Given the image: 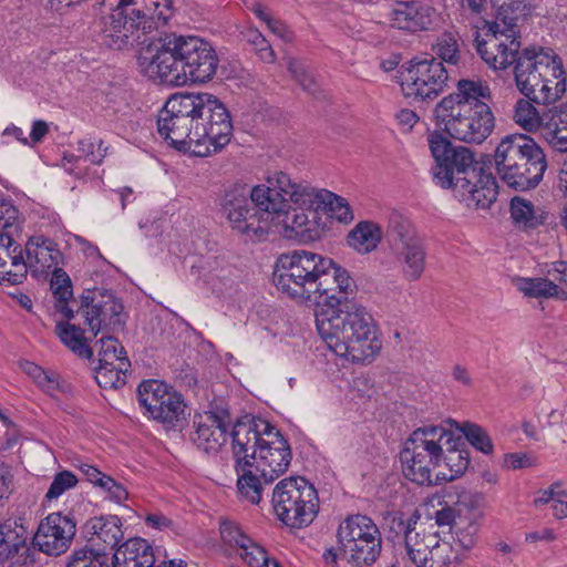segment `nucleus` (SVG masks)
Listing matches in <instances>:
<instances>
[{
    "instance_id": "obj_61",
    "label": "nucleus",
    "mask_w": 567,
    "mask_h": 567,
    "mask_svg": "<svg viewBox=\"0 0 567 567\" xmlns=\"http://www.w3.org/2000/svg\"><path fill=\"white\" fill-rule=\"evenodd\" d=\"M35 384L45 393L52 394L59 389V375L54 371L44 370L35 381Z\"/></svg>"
},
{
    "instance_id": "obj_34",
    "label": "nucleus",
    "mask_w": 567,
    "mask_h": 567,
    "mask_svg": "<svg viewBox=\"0 0 567 567\" xmlns=\"http://www.w3.org/2000/svg\"><path fill=\"white\" fill-rule=\"evenodd\" d=\"M383 233L381 227L371 220H361L348 234V246L361 255L374 251L381 243Z\"/></svg>"
},
{
    "instance_id": "obj_37",
    "label": "nucleus",
    "mask_w": 567,
    "mask_h": 567,
    "mask_svg": "<svg viewBox=\"0 0 567 567\" xmlns=\"http://www.w3.org/2000/svg\"><path fill=\"white\" fill-rule=\"evenodd\" d=\"M404 540L406 553L412 563L419 567L433 546L437 545V533L429 530L424 523L419 522Z\"/></svg>"
},
{
    "instance_id": "obj_10",
    "label": "nucleus",
    "mask_w": 567,
    "mask_h": 567,
    "mask_svg": "<svg viewBox=\"0 0 567 567\" xmlns=\"http://www.w3.org/2000/svg\"><path fill=\"white\" fill-rule=\"evenodd\" d=\"M494 165L504 184L525 192L539 185L547 169V159L534 138L526 134H509L498 143Z\"/></svg>"
},
{
    "instance_id": "obj_16",
    "label": "nucleus",
    "mask_w": 567,
    "mask_h": 567,
    "mask_svg": "<svg viewBox=\"0 0 567 567\" xmlns=\"http://www.w3.org/2000/svg\"><path fill=\"white\" fill-rule=\"evenodd\" d=\"M400 85L405 97L414 102L436 99L446 86L447 70L436 58L414 61L400 72Z\"/></svg>"
},
{
    "instance_id": "obj_18",
    "label": "nucleus",
    "mask_w": 567,
    "mask_h": 567,
    "mask_svg": "<svg viewBox=\"0 0 567 567\" xmlns=\"http://www.w3.org/2000/svg\"><path fill=\"white\" fill-rule=\"evenodd\" d=\"M81 308L85 323L95 336L104 330H121L125 324L124 306L111 291L96 290L91 297L84 296Z\"/></svg>"
},
{
    "instance_id": "obj_28",
    "label": "nucleus",
    "mask_w": 567,
    "mask_h": 567,
    "mask_svg": "<svg viewBox=\"0 0 567 567\" xmlns=\"http://www.w3.org/2000/svg\"><path fill=\"white\" fill-rule=\"evenodd\" d=\"M16 238L0 236V282L19 285L27 278L23 249Z\"/></svg>"
},
{
    "instance_id": "obj_49",
    "label": "nucleus",
    "mask_w": 567,
    "mask_h": 567,
    "mask_svg": "<svg viewBox=\"0 0 567 567\" xmlns=\"http://www.w3.org/2000/svg\"><path fill=\"white\" fill-rule=\"evenodd\" d=\"M66 567H110L109 557L81 548L70 556Z\"/></svg>"
},
{
    "instance_id": "obj_54",
    "label": "nucleus",
    "mask_w": 567,
    "mask_h": 567,
    "mask_svg": "<svg viewBox=\"0 0 567 567\" xmlns=\"http://www.w3.org/2000/svg\"><path fill=\"white\" fill-rule=\"evenodd\" d=\"M451 533L455 536L456 542L462 548L470 549L475 544L477 526L472 522L462 519Z\"/></svg>"
},
{
    "instance_id": "obj_13",
    "label": "nucleus",
    "mask_w": 567,
    "mask_h": 567,
    "mask_svg": "<svg viewBox=\"0 0 567 567\" xmlns=\"http://www.w3.org/2000/svg\"><path fill=\"white\" fill-rule=\"evenodd\" d=\"M271 503L278 519L291 528L309 526L319 512L316 488L300 476L281 480L274 488Z\"/></svg>"
},
{
    "instance_id": "obj_58",
    "label": "nucleus",
    "mask_w": 567,
    "mask_h": 567,
    "mask_svg": "<svg viewBox=\"0 0 567 567\" xmlns=\"http://www.w3.org/2000/svg\"><path fill=\"white\" fill-rule=\"evenodd\" d=\"M100 488L106 492L109 498L116 503H122L126 501L128 497L126 488L121 483H117L109 475L105 477V481L103 482Z\"/></svg>"
},
{
    "instance_id": "obj_39",
    "label": "nucleus",
    "mask_w": 567,
    "mask_h": 567,
    "mask_svg": "<svg viewBox=\"0 0 567 567\" xmlns=\"http://www.w3.org/2000/svg\"><path fill=\"white\" fill-rule=\"evenodd\" d=\"M55 331L61 341L74 353L86 359L92 357V349L86 344L84 331L81 328L68 322H58Z\"/></svg>"
},
{
    "instance_id": "obj_36",
    "label": "nucleus",
    "mask_w": 567,
    "mask_h": 567,
    "mask_svg": "<svg viewBox=\"0 0 567 567\" xmlns=\"http://www.w3.org/2000/svg\"><path fill=\"white\" fill-rule=\"evenodd\" d=\"M544 136L548 144L560 153H567V102L549 109Z\"/></svg>"
},
{
    "instance_id": "obj_2",
    "label": "nucleus",
    "mask_w": 567,
    "mask_h": 567,
    "mask_svg": "<svg viewBox=\"0 0 567 567\" xmlns=\"http://www.w3.org/2000/svg\"><path fill=\"white\" fill-rule=\"evenodd\" d=\"M274 282L291 299L322 306L318 312H339L357 303V284L349 272L316 252L295 250L282 254L278 258Z\"/></svg>"
},
{
    "instance_id": "obj_21",
    "label": "nucleus",
    "mask_w": 567,
    "mask_h": 567,
    "mask_svg": "<svg viewBox=\"0 0 567 567\" xmlns=\"http://www.w3.org/2000/svg\"><path fill=\"white\" fill-rule=\"evenodd\" d=\"M75 533L76 524L71 516L51 513L40 522L33 545L47 555L59 556L68 550Z\"/></svg>"
},
{
    "instance_id": "obj_57",
    "label": "nucleus",
    "mask_w": 567,
    "mask_h": 567,
    "mask_svg": "<svg viewBox=\"0 0 567 567\" xmlns=\"http://www.w3.org/2000/svg\"><path fill=\"white\" fill-rule=\"evenodd\" d=\"M543 274L549 277L555 284L556 281L567 289V261L558 260L546 264Z\"/></svg>"
},
{
    "instance_id": "obj_56",
    "label": "nucleus",
    "mask_w": 567,
    "mask_h": 567,
    "mask_svg": "<svg viewBox=\"0 0 567 567\" xmlns=\"http://www.w3.org/2000/svg\"><path fill=\"white\" fill-rule=\"evenodd\" d=\"M420 517L421 515L417 511H415L408 518L404 517V514L399 513L392 517L390 529L396 535L402 534L405 540L410 535L409 533L412 532L413 526H416L420 522Z\"/></svg>"
},
{
    "instance_id": "obj_9",
    "label": "nucleus",
    "mask_w": 567,
    "mask_h": 567,
    "mask_svg": "<svg viewBox=\"0 0 567 567\" xmlns=\"http://www.w3.org/2000/svg\"><path fill=\"white\" fill-rule=\"evenodd\" d=\"M104 37L116 50L133 45L141 34L164 27L173 14L172 0H101Z\"/></svg>"
},
{
    "instance_id": "obj_12",
    "label": "nucleus",
    "mask_w": 567,
    "mask_h": 567,
    "mask_svg": "<svg viewBox=\"0 0 567 567\" xmlns=\"http://www.w3.org/2000/svg\"><path fill=\"white\" fill-rule=\"evenodd\" d=\"M290 186L284 187L286 192H279L272 196L270 225L272 224L278 234L287 239L299 241H315L320 239L324 225L321 223L318 209L297 202L295 193L300 188H311L307 183H298L289 177Z\"/></svg>"
},
{
    "instance_id": "obj_26",
    "label": "nucleus",
    "mask_w": 567,
    "mask_h": 567,
    "mask_svg": "<svg viewBox=\"0 0 567 567\" xmlns=\"http://www.w3.org/2000/svg\"><path fill=\"white\" fill-rule=\"evenodd\" d=\"M295 196L297 202L318 209V212L329 210L331 217L342 224H350L354 219L348 200L327 189L300 188Z\"/></svg>"
},
{
    "instance_id": "obj_47",
    "label": "nucleus",
    "mask_w": 567,
    "mask_h": 567,
    "mask_svg": "<svg viewBox=\"0 0 567 567\" xmlns=\"http://www.w3.org/2000/svg\"><path fill=\"white\" fill-rule=\"evenodd\" d=\"M246 41L254 47L256 54L266 63H275L277 60L276 52L265 38V35L256 28H248L244 32Z\"/></svg>"
},
{
    "instance_id": "obj_55",
    "label": "nucleus",
    "mask_w": 567,
    "mask_h": 567,
    "mask_svg": "<svg viewBox=\"0 0 567 567\" xmlns=\"http://www.w3.org/2000/svg\"><path fill=\"white\" fill-rule=\"evenodd\" d=\"M106 148H102V141L95 142L90 138H84L78 143V152L81 156H84L92 164H101L105 156Z\"/></svg>"
},
{
    "instance_id": "obj_22",
    "label": "nucleus",
    "mask_w": 567,
    "mask_h": 567,
    "mask_svg": "<svg viewBox=\"0 0 567 567\" xmlns=\"http://www.w3.org/2000/svg\"><path fill=\"white\" fill-rule=\"evenodd\" d=\"M33 549L28 544V530L17 519L0 520V565L32 567Z\"/></svg>"
},
{
    "instance_id": "obj_14",
    "label": "nucleus",
    "mask_w": 567,
    "mask_h": 567,
    "mask_svg": "<svg viewBox=\"0 0 567 567\" xmlns=\"http://www.w3.org/2000/svg\"><path fill=\"white\" fill-rule=\"evenodd\" d=\"M339 550L354 567L372 566L382 550V537L375 523L368 516L355 514L343 519L338 527Z\"/></svg>"
},
{
    "instance_id": "obj_7",
    "label": "nucleus",
    "mask_w": 567,
    "mask_h": 567,
    "mask_svg": "<svg viewBox=\"0 0 567 567\" xmlns=\"http://www.w3.org/2000/svg\"><path fill=\"white\" fill-rule=\"evenodd\" d=\"M289 175L277 172L266 179V184L257 185L248 190L246 187H234L224 195L221 208L233 230L247 240L260 243L270 230L272 196L286 192Z\"/></svg>"
},
{
    "instance_id": "obj_41",
    "label": "nucleus",
    "mask_w": 567,
    "mask_h": 567,
    "mask_svg": "<svg viewBox=\"0 0 567 567\" xmlns=\"http://www.w3.org/2000/svg\"><path fill=\"white\" fill-rule=\"evenodd\" d=\"M23 217L13 202L0 196V236L18 237L22 231Z\"/></svg>"
},
{
    "instance_id": "obj_60",
    "label": "nucleus",
    "mask_w": 567,
    "mask_h": 567,
    "mask_svg": "<svg viewBox=\"0 0 567 567\" xmlns=\"http://www.w3.org/2000/svg\"><path fill=\"white\" fill-rule=\"evenodd\" d=\"M463 518L456 515V511L453 507L445 506L435 512V523L437 526H449L452 532L455 525Z\"/></svg>"
},
{
    "instance_id": "obj_43",
    "label": "nucleus",
    "mask_w": 567,
    "mask_h": 567,
    "mask_svg": "<svg viewBox=\"0 0 567 567\" xmlns=\"http://www.w3.org/2000/svg\"><path fill=\"white\" fill-rule=\"evenodd\" d=\"M422 559L419 567H454L457 565L458 554L449 542L437 537V545L433 546Z\"/></svg>"
},
{
    "instance_id": "obj_5",
    "label": "nucleus",
    "mask_w": 567,
    "mask_h": 567,
    "mask_svg": "<svg viewBox=\"0 0 567 567\" xmlns=\"http://www.w3.org/2000/svg\"><path fill=\"white\" fill-rule=\"evenodd\" d=\"M491 101L492 92L486 82L462 79L457 82L456 91L436 104V123L454 140L481 144L495 127Z\"/></svg>"
},
{
    "instance_id": "obj_32",
    "label": "nucleus",
    "mask_w": 567,
    "mask_h": 567,
    "mask_svg": "<svg viewBox=\"0 0 567 567\" xmlns=\"http://www.w3.org/2000/svg\"><path fill=\"white\" fill-rule=\"evenodd\" d=\"M545 76L540 82V89L537 90L536 104L547 106L558 101L566 91V78L561 60L553 52V63L549 65Z\"/></svg>"
},
{
    "instance_id": "obj_38",
    "label": "nucleus",
    "mask_w": 567,
    "mask_h": 567,
    "mask_svg": "<svg viewBox=\"0 0 567 567\" xmlns=\"http://www.w3.org/2000/svg\"><path fill=\"white\" fill-rule=\"evenodd\" d=\"M549 116V110L540 112L534 105V102L526 97L519 99L516 102L513 117L520 127L528 132H534L540 127L544 130Z\"/></svg>"
},
{
    "instance_id": "obj_3",
    "label": "nucleus",
    "mask_w": 567,
    "mask_h": 567,
    "mask_svg": "<svg viewBox=\"0 0 567 567\" xmlns=\"http://www.w3.org/2000/svg\"><path fill=\"white\" fill-rule=\"evenodd\" d=\"M137 63L150 78L174 85L207 83L219 65L215 48L195 35L166 34L141 49Z\"/></svg>"
},
{
    "instance_id": "obj_44",
    "label": "nucleus",
    "mask_w": 567,
    "mask_h": 567,
    "mask_svg": "<svg viewBox=\"0 0 567 567\" xmlns=\"http://www.w3.org/2000/svg\"><path fill=\"white\" fill-rule=\"evenodd\" d=\"M219 533L223 544L235 554L247 549V544H250L251 540L238 523L228 518L220 519Z\"/></svg>"
},
{
    "instance_id": "obj_11",
    "label": "nucleus",
    "mask_w": 567,
    "mask_h": 567,
    "mask_svg": "<svg viewBox=\"0 0 567 567\" xmlns=\"http://www.w3.org/2000/svg\"><path fill=\"white\" fill-rule=\"evenodd\" d=\"M450 441L452 433L441 425H425L414 430L400 453L403 475L417 485L435 484L442 449Z\"/></svg>"
},
{
    "instance_id": "obj_15",
    "label": "nucleus",
    "mask_w": 567,
    "mask_h": 567,
    "mask_svg": "<svg viewBox=\"0 0 567 567\" xmlns=\"http://www.w3.org/2000/svg\"><path fill=\"white\" fill-rule=\"evenodd\" d=\"M388 238L404 279L419 280L425 270L426 249L412 224L400 215H393L389 221Z\"/></svg>"
},
{
    "instance_id": "obj_31",
    "label": "nucleus",
    "mask_w": 567,
    "mask_h": 567,
    "mask_svg": "<svg viewBox=\"0 0 567 567\" xmlns=\"http://www.w3.org/2000/svg\"><path fill=\"white\" fill-rule=\"evenodd\" d=\"M235 468L238 474L237 489L240 497L245 498L251 504H259L262 498V485L259 472L255 470V466L249 463L247 454L234 455Z\"/></svg>"
},
{
    "instance_id": "obj_23",
    "label": "nucleus",
    "mask_w": 567,
    "mask_h": 567,
    "mask_svg": "<svg viewBox=\"0 0 567 567\" xmlns=\"http://www.w3.org/2000/svg\"><path fill=\"white\" fill-rule=\"evenodd\" d=\"M476 51L482 60L494 71H504L520 59V37L509 33L485 34V39H475Z\"/></svg>"
},
{
    "instance_id": "obj_1",
    "label": "nucleus",
    "mask_w": 567,
    "mask_h": 567,
    "mask_svg": "<svg viewBox=\"0 0 567 567\" xmlns=\"http://www.w3.org/2000/svg\"><path fill=\"white\" fill-rule=\"evenodd\" d=\"M233 122L226 106L210 93L172 95L157 116V132L172 147L206 157L231 140Z\"/></svg>"
},
{
    "instance_id": "obj_30",
    "label": "nucleus",
    "mask_w": 567,
    "mask_h": 567,
    "mask_svg": "<svg viewBox=\"0 0 567 567\" xmlns=\"http://www.w3.org/2000/svg\"><path fill=\"white\" fill-rule=\"evenodd\" d=\"M470 465V453L460 447L453 440L444 444L441 453V465L435 472V484L440 481L451 482L465 473Z\"/></svg>"
},
{
    "instance_id": "obj_53",
    "label": "nucleus",
    "mask_w": 567,
    "mask_h": 567,
    "mask_svg": "<svg viewBox=\"0 0 567 567\" xmlns=\"http://www.w3.org/2000/svg\"><path fill=\"white\" fill-rule=\"evenodd\" d=\"M287 66L292 78L305 91L312 94L316 92L317 84L315 79L299 60L291 56L287 58Z\"/></svg>"
},
{
    "instance_id": "obj_27",
    "label": "nucleus",
    "mask_w": 567,
    "mask_h": 567,
    "mask_svg": "<svg viewBox=\"0 0 567 567\" xmlns=\"http://www.w3.org/2000/svg\"><path fill=\"white\" fill-rule=\"evenodd\" d=\"M87 526L91 536L84 548L104 557H107V550H113L123 539L122 523L115 515L93 517Z\"/></svg>"
},
{
    "instance_id": "obj_17",
    "label": "nucleus",
    "mask_w": 567,
    "mask_h": 567,
    "mask_svg": "<svg viewBox=\"0 0 567 567\" xmlns=\"http://www.w3.org/2000/svg\"><path fill=\"white\" fill-rule=\"evenodd\" d=\"M137 401L154 420L175 424L184 417L185 403L181 394L158 380H145L137 386Z\"/></svg>"
},
{
    "instance_id": "obj_40",
    "label": "nucleus",
    "mask_w": 567,
    "mask_h": 567,
    "mask_svg": "<svg viewBox=\"0 0 567 567\" xmlns=\"http://www.w3.org/2000/svg\"><path fill=\"white\" fill-rule=\"evenodd\" d=\"M131 363L128 359H122L112 365L99 363L95 369V380L103 389H117L125 384V373Z\"/></svg>"
},
{
    "instance_id": "obj_20",
    "label": "nucleus",
    "mask_w": 567,
    "mask_h": 567,
    "mask_svg": "<svg viewBox=\"0 0 567 567\" xmlns=\"http://www.w3.org/2000/svg\"><path fill=\"white\" fill-rule=\"evenodd\" d=\"M553 50L525 48L514 65V78L518 91L536 104L535 86L540 87L543 76L550 71Z\"/></svg>"
},
{
    "instance_id": "obj_59",
    "label": "nucleus",
    "mask_w": 567,
    "mask_h": 567,
    "mask_svg": "<svg viewBox=\"0 0 567 567\" xmlns=\"http://www.w3.org/2000/svg\"><path fill=\"white\" fill-rule=\"evenodd\" d=\"M13 491V474L11 466L0 462V503L8 499Z\"/></svg>"
},
{
    "instance_id": "obj_48",
    "label": "nucleus",
    "mask_w": 567,
    "mask_h": 567,
    "mask_svg": "<svg viewBox=\"0 0 567 567\" xmlns=\"http://www.w3.org/2000/svg\"><path fill=\"white\" fill-rule=\"evenodd\" d=\"M122 359H127L123 346L113 337L100 339L99 363L112 365Z\"/></svg>"
},
{
    "instance_id": "obj_46",
    "label": "nucleus",
    "mask_w": 567,
    "mask_h": 567,
    "mask_svg": "<svg viewBox=\"0 0 567 567\" xmlns=\"http://www.w3.org/2000/svg\"><path fill=\"white\" fill-rule=\"evenodd\" d=\"M488 34L509 33L520 37L517 25V16L511 7L502 6L497 12L496 19L488 27Z\"/></svg>"
},
{
    "instance_id": "obj_4",
    "label": "nucleus",
    "mask_w": 567,
    "mask_h": 567,
    "mask_svg": "<svg viewBox=\"0 0 567 567\" xmlns=\"http://www.w3.org/2000/svg\"><path fill=\"white\" fill-rule=\"evenodd\" d=\"M427 142L435 162L432 167L435 185L452 189L467 207L489 208L497 198L498 185L492 173L476 168L475 154L465 146L454 145L439 132L431 133Z\"/></svg>"
},
{
    "instance_id": "obj_24",
    "label": "nucleus",
    "mask_w": 567,
    "mask_h": 567,
    "mask_svg": "<svg viewBox=\"0 0 567 567\" xmlns=\"http://www.w3.org/2000/svg\"><path fill=\"white\" fill-rule=\"evenodd\" d=\"M24 265L34 277H45L61 265L63 255L58 244L43 235L31 236L25 243Z\"/></svg>"
},
{
    "instance_id": "obj_29",
    "label": "nucleus",
    "mask_w": 567,
    "mask_h": 567,
    "mask_svg": "<svg viewBox=\"0 0 567 567\" xmlns=\"http://www.w3.org/2000/svg\"><path fill=\"white\" fill-rule=\"evenodd\" d=\"M113 567H154L155 555L152 545L143 538H131L116 548Z\"/></svg>"
},
{
    "instance_id": "obj_50",
    "label": "nucleus",
    "mask_w": 567,
    "mask_h": 567,
    "mask_svg": "<svg viewBox=\"0 0 567 567\" xmlns=\"http://www.w3.org/2000/svg\"><path fill=\"white\" fill-rule=\"evenodd\" d=\"M50 272L52 274L51 289L54 298L61 301H69L72 299L73 291L69 275L60 266L52 269Z\"/></svg>"
},
{
    "instance_id": "obj_6",
    "label": "nucleus",
    "mask_w": 567,
    "mask_h": 567,
    "mask_svg": "<svg viewBox=\"0 0 567 567\" xmlns=\"http://www.w3.org/2000/svg\"><path fill=\"white\" fill-rule=\"evenodd\" d=\"M316 327L331 351L353 363H370L382 349L378 326L361 303L339 312H316Z\"/></svg>"
},
{
    "instance_id": "obj_45",
    "label": "nucleus",
    "mask_w": 567,
    "mask_h": 567,
    "mask_svg": "<svg viewBox=\"0 0 567 567\" xmlns=\"http://www.w3.org/2000/svg\"><path fill=\"white\" fill-rule=\"evenodd\" d=\"M460 430L464 434L467 442L477 451L486 455L493 453L494 445L485 429L474 423L464 422Z\"/></svg>"
},
{
    "instance_id": "obj_64",
    "label": "nucleus",
    "mask_w": 567,
    "mask_h": 567,
    "mask_svg": "<svg viewBox=\"0 0 567 567\" xmlns=\"http://www.w3.org/2000/svg\"><path fill=\"white\" fill-rule=\"evenodd\" d=\"M79 470L91 482L94 486L101 487L105 481L106 474L102 473L99 468L91 464L82 463L79 465Z\"/></svg>"
},
{
    "instance_id": "obj_63",
    "label": "nucleus",
    "mask_w": 567,
    "mask_h": 567,
    "mask_svg": "<svg viewBox=\"0 0 567 567\" xmlns=\"http://www.w3.org/2000/svg\"><path fill=\"white\" fill-rule=\"evenodd\" d=\"M145 523L147 526L158 530L171 529L174 525L171 518L159 512L146 514Z\"/></svg>"
},
{
    "instance_id": "obj_8",
    "label": "nucleus",
    "mask_w": 567,
    "mask_h": 567,
    "mask_svg": "<svg viewBox=\"0 0 567 567\" xmlns=\"http://www.w3.org/2000/svg\"><path fill=\"white\" fill-rule=\"evenodd\" d=\"M234 455L247 454L265 484L285 474L292 453L279 430L261 417L237 421L231 431Z\"/></svg>"
},
{
    "instance_id": "obj_52",
    "label": "nucleus",
    "mask_w": 567,
    "mask_h": 567,
    "mask_svg": "<svg viewBox=\"0 0 567 567\" xmlns=\"http://www.w3.org/2000/svg\"><path fill=\"white\" fill-rule=\"evenodd\" d=\"M78 482V477L70 471H62L56 473L45 494V498L48 501L59 498L66 491L75 487Z\"/></svg>"
},
{
    "instance_id": "obj_51",
    "label": "nucleus",
    "mask_w": 567,
    "mask_h": 567,
    "mask_svg": "<svg viewBox=\"0 0 567 567\" xmlns=\"http://www.w3.org/2000/svg\"><path fill=\"white\" fill-rule=\"evenodd\" d=\"M237 555L248 567H269L274 559H270L267 551L252 539L247 544V549H241Z\"/></svg>"
},
{
    "instance_id": "obj_42",
    "label": "nucleus",
    "mask_w": 567,
    "mask_h": 567,
    "mask_svg": "<svg viewBox=\"0 0 567 567\" xmlns=\"http://www.w3.org/2000/svg\"><path fill=\"white\" fill-rule=\"evenodd\" d=\"M432 50L441 62L457 65L461 61L460 37L452 31L440 34L432 45Z\"/></svg>"
},
{
    "instance_id": "obj_35",
    "label": "nucleus",
    "mask_w": 567,
    "mask_h": 567,
    "mask_svg": "<svg viewBox=\"0 0 567 567\" xmlns=\"http://www.w3.org/2000/svg\"><path fill=\"white\" fill-rule=\"evenodd\" d=\"M517 289L528 298L567 300V289L549 277L518 278Z\"/></svg>"
},
{
    "instance_id": "obj_25",
    "label": "nucleus",
    "mask_w": 567,
    "mask_h": 567,
    "mask_svg": "<svg viewBox=\"0 0 567 567\" xmlns=\"http://www.w3.org/2000/svg\"><path fill=\"white\" fill-rule=\"evenodd\" d=\"M388 18L394 28L417 32L432 25L434 9L419 1H398L390 9Z\"/></svg>"
},
{
    "instance_id": "obj_33",
    "label": "nucleus",
    "mask_w": 567,
    "mask_h": 567,
    "mask_svg": "<svg viewBox=\"0 0 567 567\" xmlns=\"http://www.w3.org/2000/svg\"><path fill=\"white\" fill-rule=\"evenodd\" d=\"M511 217L514 224L524 229L532 230L544 225L548 218V213L539 206H535L532 202L515 196L511 200Z\"/></svg>"
},
{
    "instance_id": "obj_19",
    "label": "nucleus",
    "mask_w": 567,
    "mask_h": 567,
    "mask_svg": "<svg viewBox=\"0 0 567 567\" xmlns=\"http://www.w3.org/2000/svg\"><path fill=\"white\" fill-rule=\"evenodd\" d=\"M234 425L227 410L215 408L194 416L190 440L206 453H215L227 442L228 431Z\"/></svg>"
},
{
    "instance_id": "obj_62",
    "label": "nucleus",
    "mask_w": 567,
    "mask_h": 567,
    "mask_svg": "<svg viewBox=\"0 0 567 567\" xmlns=\"http://www.w3.org/2000/svg\"><path fill=\"white\" fill-rule=\"evenodd\" d=\"M268 29L285 42H292L295 39L293 32L286 25L285 22L278 19L270 18L266 22Z\"/></svg>"
}]
</instances>
